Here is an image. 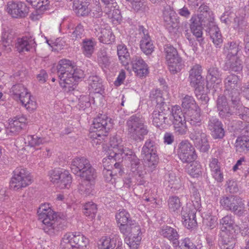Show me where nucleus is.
<instances>
[{"label":"nucleus","instance_id":"nucleus-1","mask_svg":"<svg viewBox=\"0 0 249 249\" xmlns=\"http://www.w3.org/2000/svg\"><path fill=\"white\" fill-rule=\"evenodd\" d=\"M38 218L43 223L42 229L51 236L56 234L66 226V222L51 209L49 204L40 205L37 210Z\"/></svg>","mask_w":249,"mask_h":249},{"label":"nucleus","instance_id":"nucleus-2","mask_svg":"<svg viewBox=\"0 0 249 249\" xmlns=\"http://www.w3.org/2000/svg\"><path fill=\"white\" fill-rule=\"evenodd\" d=\"M111 120L105 114H100L93 120L89 133L93 146L101 144L109 140L108 131L112 127Z\"/></svg>","mask_w":249,"mask_h":249},{"label":"nucleus","instance_id":"nucleus-3","mask_svg":"<svg viewBox=\"0 0 249 249\" xmlns=\"http://www.w3.org/2000/svg\"><path fill=\"white\" fill-rule=\"evenodd\" d=\"M71 172L83 180L95 181L97 177L95 169L87 158L80 157L73 159L71 165Z\"/></svg>","mask_w":249,"mask_h":249},{"label":"nucleus","instance_id":"nucleus-4","mask_svg":"<svg viewBox=\"0 0 249 249\" xmlns=\"http://www.w3.org/2000/svg\"><path fill=\"white\" fill-rule=\"evenodd\" d=\"M120 232L126 236L124 241L131 249H137L142 239L140 225L135 220L119 226Z\"/></svg>","mask_w":249,"mask_h":249},{"label":"nucleus","instance_id":"nucleus-5","mask_svg":"<svg viewBox=\"0 0 249 249\" xmlns=\"http://www.w3.org/2000/svg\"><path fill=\"white\" fill-rule=\"evenodd\" d=\"M126 126L128 135L135 141H143L148 133L144 119L138 114L131 115L126 120Z\"/></svg>","mask_w":249,"mask_h":249},{"label":"nucleus","instance_id":"nucleus-6","mask_svg":"<svg viewBox=\"0 0 249 249\" xmlns=\"http://www.w3.org/2000/svg\"><path fill=\"white\" fill-rule=\"evenodd\" d=\"M157 149L158 145L155 142L149 139L145 141L142 149V157L150 172L155 169L159 163Z\"/></svg>","mask_w":249,"mask_h":249},{"label":"nucleus","instance_id":"nucleus-7","mask_svg":"<svg viewBox=\"0 0 249 249\" xmlns=\"http://www.w3.org/2000/svg\"><path fill=\"white\" fill-rule=\"evenodd\" d=\"M225 93L232 105L240 103V94L238 89L240 85L239 77L233 73L228 75L224 80Z\"/></svg>","mask_w":249,"mask_h":249},{"label":"nucleus","instance_id":"nucleus-8","mask_svg":"<svg viewBox=\"0 0 249 249\" xmlns=\"http://www.w3.org/2000/svg\"><path fill=\"white\" fill-rule=\"evenodd\" d=\"M220 203L223 209L231 212L234 215L240 217L245 214V204L238 196H223L221 198Z\"/></svg>","mask_w":249,"mask_h":249},{"label":"nucleus","instance_id":"nucleus-9","mask_svg":"<svg viewBox=\"0 0 249 249\" xmlns=\"http://www.w3.org/2000/svg\"><path fill=\"white\" fill-rule=\"evenodd\" d=\"M32 182L30 173L25 169L17 168L13 172V176L10 182V187L14 190H18L29 185Z\"/></svg>","mask_w":249,"mask_h":249},{"label":"nucleus","instance_id":"nucleus-10","mask_svg":"<svg viewBox=\"0 0 249 249\" xmlns=\"http://www.w3.org/2000/svg\"><path fill=\"white\" fill-rule=\"evenodd\" d=\"M165 59L169 70L172 73H176L181 70L182 59L178 55L177 50L170 45H166L164 48Z\"/></svg>","mask_w":249,"mask_h":249},{"label":"nucleus","instance_id":"nucleus-11","mask_svg":"<svg viewBox=\"0 0 249 249\" xmlns=\"http://www.w3.org/2000/svg\"><path fill=\"white\" fill-rule=\"evenodd\" d=\"M170 123L174 125L175 132L177 135H185L188 130L186 119L179 106H175L172 107V114L170 116Z\"/></svg>","mask_w":249,"mask_h":249},{"label":"nucleus","instance_id":"nucleus-12","mask_svg":"<svg viewBox=\"0 0 249 249\" xmlns=\"http://www.w3.org/2000/svg\"><path fill=\"white\" fill-rule=\"evenodd\" d=\"M190 138L193 141L195 146L200 151L206 152L209 149L210 146L207 135L203 126L193 127Z\"/></svg>","mask_w":249,"mask_h":249},{"label":"nucleus","instance_id":"nucleus-13","mask_svg":"<svg viewBox=\"0 0 249 249\" xmlns=\"http://www.w3.org/2000/svg\"><path fill=\"white\" fill-rule=\"evenodd\" d=\"M178 155L179 159L183 163L192 162L197 157L194 147L186 140L179 143Z\"/></svg>","mask_w":249,"mask_h":249},{"label":"nucleus","instance_id":"nucleus-14","mask_svg":"<svg viewBox=\"0 0 249 249\" xmlns=\"http://www.w3.org/2000/svg\"><path fill=\"white\" fill-rule=\"evenodd\" d=\"M201 67L199 65H194L189 71L190 85L195 89L196 92L204 89V80L201 76Z\"/></svg>","mask_w":249,"mask_h":249},{"label":"nucleus","instance_id":"nucleus-15","mask_svg":"<svg viewBox=\"0 0 249 249\" xmlns=\"http://www.w3.org/2000/svg\"><path fill=\"white\" fill-rule=\"evenodd\" d=\"M29 11V7L23 2L12 1L7 4V12L12 18H24L27 16Z\"/></svg>","mask_w":249,"mask_h":249},{"label":"nucleus","instance_id":"nucleus-16","mask_svg":"<svg viewBox=\"0 0 249 249\" xmlns=\"http://www.w3.org/2000/svg\"><path fill=\"white\" fill-rule=\"evenodd\" d=\"M72 63L68 59H62L59 61L57 66V75L60 80L59 84L63 88V85H65L69 75H71L72 71H73Z\"/></svg>","mask_w":249,"mask_h":249},{"label":"nucleus","instance_id":"nucleus-17","mask_svg":"<svg viewBox=\"0 0 249 249\" xmlns=\"http://www.w3.org/2000/svg\"><path fill=\"white\" fill-rule=\"evenodd\" d=\"M207 128L210 131L212 137L215 140H221L225 136V131L223 125L215 117H212L209 119Z\"/></svg>","mask_w":249,"mask_h":249},{"label":"nucleus","instance_id":"nucleus-18","mask_svg":"<svg viewBox=\"0 0 249 249\" xmlns=\"http://www.w3.org/2000/svg\"><path fill=\"white\" fill-rule=\"evenodd\" d=\"M69 75L65 85H63V88L67 92L73 90L80 79L84 77V72L80 68L73 66V71Z\"/></svg>","mask_w":249,"mask_h":249},{"label":"nucleus","instance_id":"nucleus-19","mask_svg":"<svg viewBox=\"0 0 249 249\" xmlns=\"http://www.w3.org/2000/svg\"><path fill=\"white\" fill-rule=\"evenodd\" d=\"M6 132L11 135L18 133L26 125V118L22 115H18L10 119Z\"/></svg>","mask_w":249,"mask_h":249},{"label":"nucleus","instance_id":"nucleus-20","mask_svg":"<svg viewBox=\"0 0 249 249\" xmlns=\"http://www.w3.org/2000/svg\"><path fill=\"white\" fill-rule=\"evenodd\" d=\"M36 45L35 38L31 35L18 38L15 45L17 51L20 53L29 52L32 49L35 48Z\"/></svg>","mask_w":249,"mask_h":249},{"label":"nucleus","instance_id":"nucleus-21","mask_svg":"<svg viewBox=\"0 0 249 249\" xmlns=\"http://www.w3.org/2000/svg\"><path fill=\"white\" fill-rule=\"evenodd\" d=\"M164 21L169 28L177 29L179 26V19L176 12L170 6L167 5L163 10Z\"/></svg>","mask_w":249,"mask_h":249},{"label":"nucleus","instance_id":"nucleus-22","mask_svg":"<svg viewBox=\"0 0 249 249\" xmlns=\"http://www.w3.org/2000/svg\"><path fill=\"white\" fill-rule=\"evenodd\" d=\"M196 210H191L187 207L182 208L181 215L183 224L187 228L191 229L196 225Z\"/></svg>","mask_w":249,"mask_h":249},{"label":"nucleus","instance_id":"nucleus-23","mask_svg":"<svg viewBox=\"0 0 249 249\" xmlns=\"http://www.w3.org/2000/svg\"><path fill=\"white\" fill-rule=\"evenodd\" d=\"M133 71L139 77H142L148 73L147 65L140 56H135L131 60Z\"/></svg>","mask_w":249,"mask_h":249},{"label":"nucleus","instance_id":"nucleus-24","mask_svg":"<svg viewBox=\"0 0 249 249\" xmlns=\"http://www.w3.org/2000/svg\"><path fill=\"white\" fill-rule=\"evenodd\" d=\"M81 238L80 234L76 235L73 233H67L63 237L60 246L64 249H77L79 240Z\"/></svg>","mask_w":249,"mask_h":249},{"label":"nucleus","instance_id":"nucleus-25","mask_svg":"<svg viewBox=\"0 0 249 249\" xmlns=\"http://www.w3.org/2000/svg\"><path fill=\"white\" fill-rule=\"evenodd\" d=\"M101 43L109 44L115 40V36L110 28H101L94 32Z\"/></svg>","mask_w":249,"mask_h":249},{"label":"nucleus","instance_id":"nucleus-26","mask_svg":"<svg viewBox=\"0 0 249 249\" xmlns=\"http://www.w3.org/2000/svg\"><path fill=\"white\" fill-rule=\"evenodd\" d=\"M90 0H74L73 8L78 16L86 17L90 14L88 6Z\"/></svg>","mask_w":249,"mask_h":249},{"label":"nucleus","instance_id":"nucleus-27","mask_svg":"<svg viewBox=\"0 0 249 249\" xmlns=\"http://www.w3.org/2000/svg\"><path fill=\"white\" fill-rule=\"evenodd\" d=\"M206 31L208 33L213 44L216 47H220L223 42V38L220 30L215 22L210 23Z\"/></svg>","mask_w":249,"mask_h":249},{"label":"nucleus","instance_id":"nucleus-28","mask_svg":"<svg viewBox=\"0 0 249 249\" xmlns=\"http://www.w3.org/2000/svg\"><path fill=\"white\" fill-rule=\"evenodd\" d=\"M153 124L157 127L164 128L166 124H170V116L160 113L158 110H154L151 115Z\"/></svg>","mask_w":249,"mask_h":249},{"label":"nucleus","instance_id":"nucleus-29","mask_svg":"<svg viewBox=\"0 0 249 249\" xmlns=\"http://www.w3.org/2000/svg\"><path fill=\"white\" fill-rule=\"evenodd\" d=\"M160 233L163 237L172 241L174 244L179 245V235L174 228L167 226L162 227L160 230Z\"/></svg>","mask_w":249,"mask_h":249},{"label":"nucleus","instance_id":"nucleus-30","mask_svg":"<svg viewBox=\"0 0 249 249\" xmlns=\"http://www.w3.org/2000/svg\"><path fill=\"white\" fill-rule=\"evenodd\" d=\"M117 50L119 61L125 68L128 70L130 57L126 46L123 44H119L117 46Z\"/></svg>","mask_w":249,"mask_h":249},{"label":"nucleus","instance_id":"nucleus-31","mask_svg":"<svg viewBox=\"0 0 249 249\" xmlns=\"http://www.w3.org/2000/svg\"><path fill=\"white\" fill-rule=\"evenodd\" d=\"M225 67L226 70L235 72H240L243 70V64L238 57L233 56L226 58Z\"/></svg>","mask_w":249,"mask_h":249},{"label":"nucleus","instance_id":"nucleus-32","mask_svg":"<svg viewBox=\"0 0 249 249\" xmlns=\"http://www.w3.org/2000/svg\"><path fill=\"white\" fill-rule=\"evenodd\" d=\"M193 126V127H202V119L201 118V110L199 108L189 111L188 118L186 120Z\"/></svg>","mask_w":249,"mask_h":249},{"label":"nucleus","instance_id":"nucleus-33","mask_svg":"<svg viewBox=\"0 0 249 249\" xmlns=\"http://www.w3.org/2000/svg\"><path fill=\"white\" fill-rule=\"evenodd\" d=\"M96 42L94 39L85 38L82 43L83 53L87 57L90 58L95 50Z\"/></svg>","mask_w":249,"mask_h":249},{"label":"nucleus","instance_id":"nucleus-34","mask_svg":"<svg viewBox=\"0 0 249 249\" xmlns=\"http://www.w3.org/2000/svg\"><path fill=\"white\" fill-rule=\"evenodd\" d=\"M89 89L94 93H101L103 90L101 79L97 75L90 76L88 79Z\"/></svg>","mask_w":249,"mask_h":249},{"label":"nucleus","instance_id":"nucleus-35","mask_svg":"<svg viewBox=\"0 0 249 249\" xmlns=\"http://www.w3.org/2000/svg\"><path fill=\"white\" fill-rule=\"evenodd\" d=\"M219 224L221 226V230L223 232L227 230H233L235 226L234 217L231 213L228 214L220 219Z\"/></svg>","mask_w":249,"mask_h":249},{"label":"nucleus","instance_id":"nucleus-36","mask_svg":"<svg viewBox=\"0 0 249 249\" xmlns=\"http://www.w3.org/2000/svg\"><path fill=\"white\" fill-rule=\"evenodd\" d=\"M95 181H89L83 180L78 186L79 192L83 196H87L91 194L94 191Z\"/></svg>","mask_w":249,"mask_h":249},{"label":"nucleus","instance_id":"nucleus-37","mask_svg":"<svg viewBox=\"0 0 249 249\" xmlns=\"http://www.w3.org/2000/svg\"><path fill=\"white\" fill-rule=\"evenodd\" d=\"M207 79L212 83L217 84L221 82V72L216 67H211L208 71Z\"/></svg>","mask_w":249,"mask_h":249},{"label":"nucleus","instance_id":"nucleus-38","mask_svg":"<svg viewBox=\"0 0 249 249\" xmlns=\"http://www.w3.org/2000/svg\"><path fill=\"white\" fill-rule=\"evenodd\" d=\"M125 160L130 162V170L135 175L138 174L139 171H143L142 170V166L140 164V160L132 152Z\"/></svg>","mask_w":249,"mask_h":249},{"label":"nucleus","instance_id":"nucleus-39","mask_svg":"<svg viewBox=\"0 0 249 249\" xmlns=\"http://www.w3.org/2000/svg\"><path fill=\"white\" fill-rule=\"evenodd\" d=\"M110 146L111 147L114 149L118 160L121 159H125V160L130 154H131L132 151L131 150L126 148H124L123 145H120L117 143H113V141H110Z\"/></svg>","mask_w":249,"mask_h":249},{"label":"nucleus","instance_id":"nucleus-40","mask_svg":"<svg viewBox=\"0 0 249 249\" xmlns=\"http://www.w3.org/2000/svg\"><path fill=\"white\" fill-rule=\"evenodd\" d=\"M236 151L242 153L249 150V139L245 136L238 137L235 143Z\"/></svg>","mask_w":249,"mask_h":249},{"label":"nucleus","instance_id":"nucleus-41","mask_svg":"<svg viewBox=\"0 0 249 249\" xmlns=\"http://www.w3.org/2000/svg\"><path fill=\"white\" fill-rule=\"evenodd\" d=\"M140 48L146 55L150 54L153 52L154 47L149 36L142 37L140 42Z\"/></svg>","mask_w":249,"mask_h":249},{"label":"nucleus","instance_id":"nucleus-42","mask_svg":"<svg viewBox=\"0 0 249 249\" xmlns=\"http://www.w3.org/2000/svg\"><path fill=\"white\" fill-rule=\"evenodd\" d=\"M71 182V175L68 171L65 170L63 172H62L57 187L61 189L68 188L70 187Z\"/></svg>","mask_w":249,"mask_h":249},{"label":"nucleus","instance_id":"nucleus-43","mask_svg":"<svg viewBox=\"0 0 249 249\" xmlns=\"http://www.w3.org/2000/svg\"><path fill=\"white\" fill-rule=\"evenodd\" d=\"M168 205L170 212L178 213L180 211L181 203L179 198L177 196H171L168 200Z\"/></svg>","mask_w":249,"mask_h":249},{"label":"nucleus","instance_id":"nucleus-44","mask_svg":"<svg viewBox=\"0 0 249 249\" xmlns=\"http://www.w3.org/2000/svg\"><path fill=\"white\" fill-rule=\"evenodd\" d=\"M97 61L102 67L107 68L110 65V61L106 49L101 48L98 52Z\"/></svg>","mask_w":249,"mask_h":249},{"label":"nucleus","instance_id":"nucleus-45","mask_svg":"<svg viewBox=\"0 0 249 249\" xmlns=\"http://www.w3.org/2000/svg\"><path fill=\"white\" fill-rule=\"evenodd\" d=\"M235 107V114L246 122L249 123V108L242 106L241 102L238 105H233Z\"/></svg>","mask_w":249,"mask_h":249},{"label":"nucleus","instance_id":"nucleus-46","mask_svg":"<svg viewBox=\"0 0 249 249\" xmlns=\"http://www.w3.org/2000/svg\"><path fill=\"white\" fill-rule=\"evenodd\" d=\"M224 52L227 54V57L236 56L239 51L238 45L234 42H228L224 47Z\"/></svg>","mask_w":249,"mask_h":249},{"label":"nucleus","instance_id":"nucleus-47","mask_svg":"<svg viewBox=\"0 0 249 249\" xmlns=\"http://www.w3.org/2000/svg\"><path fill=\"white\" fill-rule=\"evenodd\" d=\"M18 99H19L22 105L24 106L27 109L29 110H32L36 108V103L31 99V94L28 91H26V94H24Z\"/></svg>","mask_w":249,"mask_h":249},{"label":"nucleus","instance_id":"nucleus-48","mask_svg":"<svg viewBox=\"0 0 249 249\" xmlns=\"http://www.w3.org/2000/svg\"><path fill=\"white\" fill-rule=\"evenodd\" d=\"M182 107L184 108L189 109V111H192L199 108L196 105L194 97L188 95L182 99Z\"/></svg>","mask_w":249,"mask_h":249},{"label":"nucleus","instance_id":"nucleus-49","mask_svg":"<svg viewBox=\"0 0 249 249\" xmlns=\"http://www.w3.org/2000/svg\"><path fill=\"white\" fill-rule=\"evenodd\" d=\"M198 12L199 14L198 16L207 19L210 23L214 22V18L207 5L204 4H201L198 8Z\"/></svg>","mask_w":249,"mask_h":249},{"label":"nucleus","instance_id":"nucleus-50","mask_svg":"<svg viewBox=\"0 0 249 249\" xmlns=\"http://www.w3.org/2000/svg\"><path fill=\"white\" fill-rule=\"evenodd\" d=\"M190 21V27H199L203 26L206 27L207 28L209 27L210 22L207 19L203 18V17H200L198 15L193 16Z\"/></svg>","mask_w":249,"mask_h":249},{"label":"nucleus","instance_id":"nucleus-51","mask_svg":"<svg viewBox=\"0 0 249 249\" xmlns=\"http://www.w3.org/2000/svg\"><path fill=\"white\" fill-rule=\"evenodd\" d=\"M25 143L30 147H36L46 142L45 138L36 135L28 136L25 140Z\"/></svg>","mask_w":249,"mask_h":249},{"label":"nucleus","instance_id":"nucleus-52","mask_svg":"<svg viewBox=\"0 0 249 249\" xmlns=\"http://www.w3.org/2000/svg\"><path fill=\"white\" fill-rule=\"evenodd\" d=\"M26 91H27V89L20 84L13 85L10 89V92L16 99L22 97L24 94L26 93Z\"/></svg>","mask_w":249,"mask_h":249},{"label":"nucleus","instance_id":"nucleus-53","mask_svg":"<svg viewBox=\"0 0 249 249\" xmlns=\"http://www.w3.org/2000/svg\"><path fill=\"white\" fill-rule=\"evenodd\" d=\"M84 213L88 217L93 218L97 211V205L93 202H89L84 205Z\"/></svg>","mask_w":249,"mask_h":249},{"label":"nucleus","instance_id":"nucleus-54","mask_svg":"<svg viewBox=\"0 0 249 249\" xmlns=\"http://www.w3.org/2000/svg\"><path fill=\"white\" fill-rule=\"evenodd\" d=\"M155 110H158L160 113L163 114L168 116H171L172 114V109L171 110H170V105H167L164 100H161V102L157 103Z\"/></svg>","mask_w":249,"mask_h":249},{"label":"nucleus","instance_id":"nucleus-55","mask_svg":"<svg viewBox=\"0 0 249 249\" xmlns=\"http://www.w3.org/2000/svg\"><path fill=\"white\" fill-rule=\"evenodd\" d=\"M187 170L188 173L194 178H197L201 174V165L197 162H192Z\"/></svg>","mask_w":249,"mask_h":249},{"label":"nucleus","instance_id":"nucleus-56","mask_svg":"<svg viewBox=\"0 0 249 249\" xmlns=\"http://www.w3.org/2000/svg\"><path fill=\"white\" fill-rule=\"evenodd\" d=\"M116 218L118 224H124L132 220L129 213L125 210H122L116 214Z\"/></svg>","mask_w":249,"mask_h":249},{"label":"nucleus","instance_id":"nucleus-57","mask_svg":"<svg viewBox=\"0 0 249 249\" xmlns=\"http://www.w3.org/2000/svg\"><path fill=\"white\" fill-rule=\"evenodd\" d=\"M222 238L220 243L221 249H232L234 247V241L232 237H227L221 235Z\"/></svg>","mask_w":249,"mask_h":249},{"label":"nucleus","instance_id":"nucleus-58","mask_svg":"<svg viewBox=\"0 0 249 249\" xmlns=\"http://www.w3.org/2000/svg\"><path fill=\"white\" fill-rule=\"evenodd\" d=\"M117 239L106 238L102 240L100 249H113L116 246Z\"/></svg>","mask_w":249,"mask_h":249},{"label":"nucleus","instance_id":"nucleus-59","mask_svg":"<svg viewBox=\"0 0 249 249\" xmlns=\"http://www.w3.org/2000/svg\"><path fill=\"white\" fill-rule=\"evenodd\" d=\"M26 1L36 9L40 10L45 9L46 6L50 3V0H26Z\"/></svg>","mask_w":249,"mask_h":249},{"label":"nucleus","instance_id":"nucleus-60","mask_svg":"<svg viewBox=\"0 0 249 249\" xmlns=\"http://www.w3.org/2000/svg\"><path fill=\"white\" fill-rule=\"evenodd\" d=\"M247 23L243 17L236 16L234 19V28L239 32H242L246 28Z\"/></svg>","mask_w":249,"mask_h":249},{"label":"nucleus","instance_id":"nucleus-61","mask_svg":"<svg viewBox=\"0 0 249 249\" xmlns=\"http://www.w3.org/2000/svg\"><path fill=\"white\" fill-rule=\"evenodd\" d=\"M84 29L83 26L79 23L75 27L71 34V37L72 40H77L81 39L84 36Z\"/></svg>","mask_w":249,"mask_h":249},{"label":"nucleus","instance_id":"nucleus-62","mask_svg":"<svg viewBox=\"0 0 249 249\" xmlns=\"http://www.w3.org/2000/svg\"><path fill=\"white\" fill-rule=\"evenodd\" d=\"M145 172L144 171H139L138 174H135L136 184L134 190L137 192L138 187L139 186H145L146 184V181L144 179V175Z\"/></svg>","mask_w":249,"mask_h":249},{"label":"nucleus","instance_id":"nucleus-63","mask_svg":"<svg viewBox=\"0 0 249 249\" xmlns=\"http://www.w3.org/2000/svg\"><path fill=\"white\" fill-rule=\"evenodd\" d=\"M218 114L222 119H229L230 117L235 114V112L231 110L229 106L217 109Z\"/></svg>","mask_w":249,"mask_h":249},{"label":"nucleus","instance_id":"nucleus-64","mask_svg":"<svg viewBox=\"0 0 249 249\" xmlns=\"http://www.w3.org/2000/svg\"><path fill=\"white\" fill-rule=\"evenodd\" d=\"M179 246L180 249H197L196 246L189 238L181 240L180 245Z\"/></svg>","mask_w":249,"mask_h":249}]
</instances>
